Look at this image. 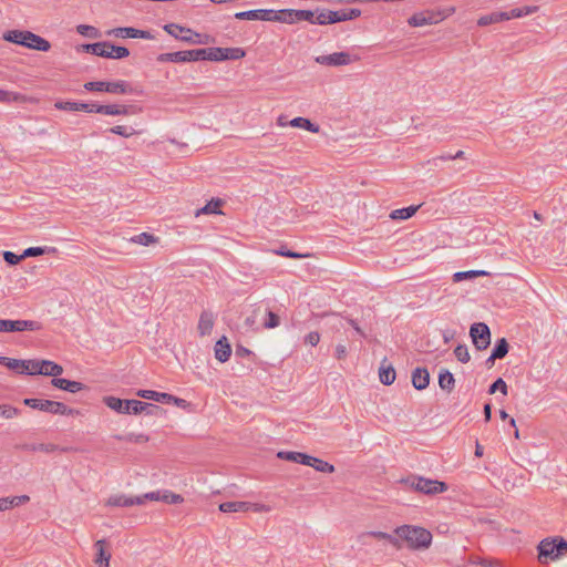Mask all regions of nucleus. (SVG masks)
Here are the masks:
<instances>
[{"instance_id":"f257e3e1","label":"nucleus","mask_w":567,"mask_h":567,"mask_svg":"<svg viewBox=\"0 0 567 567\" xmlns=\"http://www.w3.org/2000/svg\"><path fill=\"white\" fill-rule=\"evenodd\" d=\"M380 538L386 539L396 548H408L412 550L429 548L432 543L433 534H373Z\"/></svg>"},{"instance_id":"f03ea898","label":"nucleus","mask_w":567,"mask_h":567,"mask_svg":"<svg viewBox=\"0 0 567 567\" xmlns=\"http://www.w3.org/2000/svg\"><path fill=\"white\" fill-rule=\"evenodd\" d=\"M538 560L540 564L556 561L567 555V540L563 537H546L538 544Z\"/></svg>"},{"instance_id":"7ed1b4c3","label":"nucleus","mask_w":567,"mask_h":567,"mask_svg":"<svg viewBox=\"0 0 567 567\" xmlns=\"http://www.w3.org/2000/svg\"><path fill=\"white\" fill-rule=\"evenodd\" d=\"M23 404L42 412L55 414V415H79L80 411L69 408L62 402L52 401V400H43V399H34L27 398L23 400Z\"/></svg>"},{"instance_id":"20e7f679","label":"nucleus","mask_w":567,"mask_h":567,"mask_svg":"<svg viewBox=\"0 0 567 567\" xmlns=\"http://www.w3.org/2000/svg\"><path fill=\"white\" fill-rule=\"evenodd\" d=\"M84 89L90 92H106L111 94H126L131 93L132 89L128 83L123 80L115 82L106 81H92L84 83Z\"/></svg>"},{"instance_id":"39448f33","label":"nucleus","mask_w":567,"mask_h":567,"mask_svg":"<svg viewBox=\"0 0 567 567\" xmlns=\"http://www.w3.org/2000/svg\"><path fill=\"white\" fill-rule=\"evenodd\" d=\"M406 482L410 483L411 487L415 491L427 495H434L447 491V485L444 482L436 480L413 476L408 478Z\"/></svg>"},{"instance_id":"423d86ee","label":"nucleus","mask_w":567,"mask_h":567,"mask_svg":"<svg viewBox=\"0 0 567 567\" xmlns=\"http://www.w3.org/2000/svg\"><path fill=\"white\" fill-rule=\"evenodd\" d=\"M169 35L174 37L175 39H178L181 41H184L186 43L192 44H204L207 43L206 40L200 39V34L188 29L185 27H182L177 23H168L165 24L163 28Z\"/></svg>"},{"instance_id":"0eeeda50","label":"nucleus","mask_w":567,"mask_h":567,"mask_svg":"<svg viewBox=\"0 0 567 567\" xmlns=\"http://www.w3.org/2000/svg\"><path fill=\"white\" fill-rule=\"evenodd\" d=\"M470 336L478 351L487 349L491 343V330L484 322L473 323L470 328Z\"/></svg>"},{"instance_id":"6e6552de","label":"nucleus","mask_w":567,"mask_h":567,"mask_svg":"<svg viewBox=\"0 0 567 567\" xmlns=\"http://www.w3.org/2000/svg\"><path fill=\"white\" fill-rule=\"evenodd\" d=\"M200 54H202L200 49L185 50V51H177V52H169V53H161L157 56V61L161 63H165V62L179 63V62L202 61Z\"/></svg>"},{"instance_id":"1a4fd4ad","label":"nucleus","mask_w":567,"mask_h":567,"mask_svg":"<svg viewBox=\"0 0 567 567\" xmlns=\"http://www.w3.org/2000/svg\"><path fill=\"white\" fill-rule=\"evenodd\" d=\"M41 323L34 320H9L0 319V332L37 331Z\"/></svg>"},{"instance_id":"9d476101","label":"nucleus","mask_w":567,"mask_h":567,"mask_svg":"<svg viewBox=\"0 0 567 567\" xmlns=\"http://www.w3.org/2000/svg\"><path fill=\"white\" fill-rule=\"evenodd\" d=\"M359 59L358 55H351L348 52H333L331 54L318 55L315 61L321 65L341 66L348 65Z\"/></svg>"},{"instance_id":"9b49d317","label":"nucleus","mask_w":567,"mask_h":567,"mask_svg":"<svg viewBox=\"0 0 567 567\" xmlns=\"http://www.w3.org/2000/svg\"><path fill=\"white\" fill-rule=\"evenodd\" d=\"M107 35H112L115 38H132V39H146L152 40L154 35L147 30H140L133 27H120L111 29L106 32Z\"/></svg>"},{"instance_id":"f8f14e48","label":"nucleus","mask_w":567,"mask_h":567,"mask_svg":"<svg viewBox=\"0 0 567 567\" xmlns=\"http://www.w3.org/2000/svg\"><path fill=\"white\" fill-rule=\"evenodd\" d=\"M443 19L444 16H442L441 12L423 11L414 13L412 17H410L408 23L411 27L419 28L439 23Z\"/></svg>"},{"instance_id":"ddd939ff","label":"nucleus","mask_w":567,"mask_h":567,"mask_svg":"<svg viewBox=\"0 0 567 567\" xmlns=\"http://www.w3.org/2000/svg\"><path fill=\"white\" fill-rule=\"evenodd\" d=\"M55 109L61 111H70V112H86V113H95L94 109L96 107L95 103H84V102H72V101H56L54 103Z\"/></svg>"},{"instance_id":"4468645a","label":"nucleus","mask_w":567,"mask_h":567,"mask_svg":"<svg viewBox=\"0 0 567 567\" xmlns=\"http://www.w3.org/2000/svg\"><path fill=\"white\" fill-rule=\"evenodd\" d=\"M22 47L37 51L47 52L50 50L51 44L44 38L31 31H25V40L23 41Z\"/></svg>"},{"instance_id":"2eb2a0df","label":"nucleus","mask_w":567,"mask_h":567,"mask_svg":"<svg viewBox=\"0 0 567 567\" xmlns=\"http://www.w3.org/2000/svg\"><path fill=\"white\" fill-rule=\"evenodd\" d=\"M104 42L105 47L101 48L99 56L106 59H124L130 55V51L127 48L118 47L106 41Z\"/></svg>"},{"instance_id":"dca6fc26","label":"nucleus","mask_w":567,"mask_h":567,"mask_svg":"<svg viewBox=\"0 0 567 567\" xmlns=\"http://www.w3.org/2000/svg\"><path fill=\"white\" fill-rule=\"evenodd\" d=\"M95 548V558L94 563L97 565V567H109L110 559H111V553L109 545L105 543V540L101 539L97 540L94 545Z\"/></svg>"},{"instance_id":"f3484780","label":"nucleus","mask_w":567,"mask_h":567,"mask_svg":"<svg viewBox=\"0 0 567 567\" xmlns=\"http://www.w3.org/2000/svg\"><path fill=\"white\" fill-rule=\"evenodd\" d=\"M271 14H272L271 9H254V10L237 12V13H235V18L238 20L270 21Z\"/></svg>"},{"instance_id":"a211bd4d","label":"nucleus","mask_w":567,"mask_h":567,"mask_svg":"<svg viewBox=\"0 0 567 567\" xmlns=\"http://www.w3.org/2000/svg\"><path fill=\"white\" fill-rule=\"evenodd\" d=\"M143 498H136V496H126L124 494H115L107 498V506H123L130 507L133 505H142Z\"/></svg>"},{"instance_id":"6ab92c4d","label":"nucleus","mask_w":567,"mask_h":567,"mask_svg":"<svg viewBox=\"0 0 567 567\" xmlns=\"http://www.w3.org/2000/svg\"><path fill=\"white\" fill-rule=\"evenodd\" d=\"M51 384L60 390L76 393L85 389V384L79 381H70L62 378H54L51 380Z\"/></svg>"},{"instance_id":"aec40b11","label":"nucleus","mask_w":567,"mask_h":567,"mask_svg":"<svg viewBox=\"0 0 567 567\" xmlns=\"http://www.w3.org/2000/svg\"><path fill=\"white\" fill-rule=\"evenodd\" d=\"M430 383V373L425 368H415L412 372V384L413 386L421 391L429 386Z\"/></svg>"},{"instance_id":"412c9836","label":"nucleus","mask_w":567,"mask_h":567,"mask_svg":"<svg viewBox=\"0 0 567 567\" xmlns=\"http://www.w3.org/2000/svg\"><path fill=\"white\" fill-rule=\"evenodd\" d=\"M215 324V316L212 311L204 310L198 320V332L200 336L210 334Z\"/></svg>"},{"instance_id":"4be33fe9","label":"nucleus","mask_w":567,"mask_h":567,"mask_svg":"<svg viewBox=\"0 0 567 567\" xmlns=\"http://www.w3.org/2000/svg\"><path fill=\"white\" fill-rule=\"evenodd\" d=\"M386 358L383 359L379 368V379L384 385H391L395 381L396 372L392 364H385Z\"/></svg>"},{"instance_id":"5701e85b","label":"nucleus","mask_w":567,"mask_h":567,"mask_svg":"<svg viewBox=\"0 0 567 567\" xmlns=\"http://www.w3.org/2000/svg\"><path fill=\"white\" fill-rule=\"evenodd\" d=\"M158 409L157 405L152 403H146L138 400H126L125 412L140 414L142 412L151 413V410Z\"/></svg>"},{"instance_id":"b1692460","label":"nucleus","mask_w":567,"mask_h":567,"mask_svg":"<svg viewBox=\"0 0 567 567\" xmlns=\"http://www.w3.org/2000/svg\"><path fill=\"white\" fill-rule=\"evenodd\" d=\"M136 394L140 398L153 400L155 402H161V403H166V404L172 403V400H173L172 394L164 393V392H157V391H153V390H138Z\"/></svg>"},{"instance_id":"393cba45","label":"nucleus","mask_w":567,"mask_h":567,"mask_svg":"<svg viewBox=\"0 0 567 567\" xmlns=\"http://www.w3.org/2000/svg\"><path fill=\"white\" fill-rule=\"evenodd\" d=\"M230 354V344L226 337H221L215 344V357L219 362L224 363L229 359Z\"/></svg>"},{"instance_id":"a878e982","label":"nucleus","mask_w":567,"mask_h":567,"mask_svg":"<svg viewBox=\"0 0 567 567\" xmlns=\"http://www.w3.org/2000/svg\"><path fill=\"white\" fill-rule=\"evenodd\" d=\"M255 505L248 502H225L219 505V511L223 513H237V512H248Z\"/></svg>"},{"instance_id":"bb28decb","label":"nucleus","mask_w":567,"mask_h":567,"mask_svg":"<svg viewBox=\"0 0 567 567\" xmlns=\"http://www.w3.org/2000/svg\"><path fill=\"white\" fill-rule=\"evenodd\" d=\"M361 16V10L357 8L348 9V10H340V11H331L330 20L333 21V23L348 21L357 19Z\"/></svg>"},{"instance_id":"cd10ccee","label":"nucleus","mask_w":567,"mask_h":567,"mask_svg":"<svg viewBox=\"0 0 567 567\" xmlns=\"http://www.w3.org/2000/svg\"><path fill=\"white\" fill-rule=\"evenodd\" d=\"M277 456L280 460L290 461L293 463L306 465L309 463V455L301 452H293V451H280L277 453Z\"/></svg>"},{"instance_id":"c85d7f7f","label":"nucleus","mask_w":567,"mask_h":567,"mask_svg":"<svg viewBox=\"0 0 567 567\" xmlns=\"http://www.w3.org/2000/svg\"><path fill=\"white\" fill-rule=\"evenodd\" d=\"M295 9H282V10H272V14L270 16V21L281 22L293 24L296 23V18L293 16Z\"/></svg>"},{"instance_id":"c756f323","label":"nucleus","mask_w":567,"mask_h":567,"mask_svg":"<svg viewBox=\"0 0 567 567\" xmlns=\"http://www.w3.org/2000/svg\"><path fill=\"white\" fill-rule=\"evenodd\" d=\"M40 368H42V370H41L42 375L53 377V379L58 378L59 375H61L63 373L62 365H60L53 361H50V360H41Z\"/></svg>"},{"instance_id":"7c9ffc66","label":"nucleus","mask_w":567,"mask_h":567,"mask_svg":"<svg viewBox=\"0 0 567 567\" xmlns=\"http://www.w3.org/2000/svg\"><path fill=\"white\" fill-rule=\"evenodd\" d=\"M439 385L443 391L451 393L455 386V379L449 370H441L439 373Z\"/></svg>"},{"instance_id":"2f4dec72","label":"nucleus","mask_w":567,"mask_h":567,"mask_svg":"<svg viewBox=\"0 0 567 567\" xmlns=\"http://www.w3.org/2000/svg\"><path fill=\"white\" fill-rule=\"evenodd\" d=\"M202 61H225L226 55L223 54L221 48L212 47L200 49Z\"/></svg>"},{"instance_id":"473e14b6","label":"nucleus","mask_w":567,"mask_h":567,"mask_svg":"<svg viewBox=\"0 0 567 567\" xmlns=\"http://www.w3.org/2000/svg\"><path fill=\"white\" fill-rule=\"evenodd\" d=\"M306 465L311 466L316 471L321 473H333L336 471L332 464L311 455H309V463H307Z\"/></svg>"},{"instance_id":"72a5a7b5","label":"nucleus","mask_w":567,"mask_h":567,"mask_svg":"<svg viewBox=\"0 0 567 567\" xmlns=\"http://www.w3.org/2000/svg\"><path fill=\"white\" fill-rule=\"evenodd\" d=\"M289 124L293 127H300L311 133H318L320 131L319 125L312 123L310 120L306 117H295L289 122Z\"/></svg>"},{"instance_id":"f704fd0d","label":"nucleus","mask_w":567,"mask_h":567,"mask_svg":"<svg viewBox=\"0 0 567 567\" xmlns=\"http://www.w3.org/2000/svg\"><path fill=\"white\" fill-rule=\"evenodd\" d=\"M419 208H420V205H417V206L412 205L409 207L394 209L390 214V217L392 219L406 220V219L411 218L417 212Z\"/></svg>"},{"instance_id":"c9c22d12","label":"nucleus","mask_w":567,"mask_h":567,"mask_svg":"<svg viewBox=\"0 0 567 567\" xmlns=\"http://www.w3.org/2000/svg\"><path fill=\"white\" fill-rule=\"evenodd\" d=\"M0 364L7 367L9 370H12L19 374H23L21 370L28 367L24 365V360L12 359L3 355H0Z\"/></svg>"},{"instance_id":"e433bc0d","label":"nucleus","mask_w":567,"mask_h":567,"mask_svg":"<svg viewBox=\"0 0 567 567\" xmlns=\"http://www.w3.org/2000/svg\"><path fill=\"white\" fill-rule=\"evenodd\" d=\"M113 437L117 441H125L136 444H143L150 440L148 436L143 433L115 434Z\"/></svg>"},{"instance_id":"4c0bfd02","label":"nucleus","mask_w":567,"mask_h":567,"mask_svg":"<svg viewBox=\"0 0 567 567\" xmlns=\"http://www.w3.org/2000/svg\"><path fill=\"white\" fill-rule=\"evenodd\" d=\"M103 402L105 403V405L107 408H110L111 410H113L117 413H123V414L127 413V412H125L126 400H122V399L115 398V396H104Z\"/></svg>"},{"instance_id":"58836bf2","label":"nucleus","mask_w":567,"mask_h":567,"mask_svg":"<svg viewBox=\"0 0 567 567\" xmlns=\"http://www.w3.org/2000/svg\"><path fill=\"white\" fill-rule=\"evenodd\" d=\"M488 272L485 270H467V271H457L453 275V281L460 282L466 279H474L476 277L487 276Z\"/></svg>"},{"instance_id":"ea45409f","label":"nucleus","mask_w":567,"mask_h":567,"mask_svg":"<svg viewBox=\"0 0 567 567\" xmlns=\"http://www.w3.org/2000/svg\"><path fill=\"white\" fill-rule=\"evenodd\" d=\"M25 31L27 30H9L3 33V40L22 45L23 41L25 40Z\"/></svg>"},{"instance_id":"a19ab883","label":"nucleus","mask_w":567,"mask_h":567,"mask_svg":"<svg viewBox=\"0 0 567 567\" xmlns=\"http://www.w3.org/2000/svg\"><path fill=\"white\" fill-rule=\"evenodd\" d=\"M508 350L509 344L507 340L505 338L498 339L492 350L493 359H503L508 353Z\"/></svg>"},{"instance_id":"79ce46f5","label":"nucleus","mask_w":567,"mask_h":567,"mask_svg":"<svg viewBox=\"0 0 567 567\" xmlns=\"http://www.w3.org/2000/svg\"><path fill=\"white\" fill-rule=\"evenodd\" d=\"M221 204L223 202L219 198L212 199L204 207L196 212V216H199L200 214H220L219 208Z\"/></svg>"},{"instance_id":"37998d69","label":"nucleus","mask_w":567,"mask_h":567,"mask_svg":"<svg viewBox=\"0 0 567 567\" xmlns=\"http://www.w3.org/2000/svg\"><path fill=\"white\" fill-rule=\"evenodd\" d=\"M537 11H538V7L537 6H525V7H522V8H514V9H512L509 11V16L513 19H516V18H523V17L533 14V13H535Z\"/></svg>"},{"instance_id":"c03bdc74","label":"nucleus","mask_w":567,"mask_h":567,"mask_svg":"<svg viewBox=\"0 0 567 567\" xmlns=\"http://www.w3.org/2000/svg\"><path fill=\"white\" fill-rule=\"evenodd\" d=\"M30 497L28 495H20V496H13V497H2L1 501H6L7 505L2 506V511L12 508L14 506H19L21 504H24L29 502Z\"/></svg>"},{"instance_id":"a18cd8bd","label":"nucleus","mask_w":567,"mask_h":567,"mask_svg":"<svg viewBox=\"0 0 567 567\" xmlns=\"http://www.w3.org/2000/svg\"><path fill=\"white\" fill-rule=\"evenodd\" d=\"M24 365H28L27 368H23L21 372L23 374L34 375V374H41L42 368L41 360H24Z\"/></svg>"},{"instance_id":"49530a36","label":"nucleus","mask_w":567,"mask_h":567,"mask_svg":"<svg viewBox=\"0 0 567 567\" xmlns=\"http://www.w3.org/2000/svg\"><path fill=\"white\" fill-rule=\"evenodd\" d=\"M53 251H55L54 247H48V246H44V247H30V248H27L23 251V258L41 256V255L53 252Z\"/></svg>"},{"instance_id":"de8ad7c7","label":"nucleus","mask_w":567,"mask_h":567,"mask_svg":"<svg viewBox=\"0 0 567 567\" xmlns=\"http://www.w3.org/2000/svg\"><path fill=\"white\" fill-rule=\"evenodd\" d=\"M110 132L113 133V134L123 136V137H130V136H133L135 134H141L142 133V131H137V130H134L133 127H127V126H124V125L113 126L112 128H110Z\"/></svg>"},{"instance_id":"09e8293b","label":"nucleus","mask_w":567,"mask_h":567,"mask_svg":"<svg viewBox=\"0 0 567 567\" xmlns=\"http://www.w3.org/2000/svg\"><path fill=\"white\" fill-rule=\"evenodd\" d=\"M225 60H239L245 56L246 52L241 48H221Z\"/></svg>"},{"instance_id":"8fccbe9b","label":"nucleus","mask_w":567,"mask_h":567,"mask_svg":"<svg viewBox=\"0 0 567 567\" xmlns=\"http://www.w3.org/2000/svg\"><path fill=\"white\" fill-rule=\"evenodd\" d=\"M76 31L79 34L87 37V38H92V39H96L100 37L99 30L93 25L79 24L76 27Z\"/></svg>"},{"instance_id":"3c124183","label":"nucleus","mask_w":567,"mask_h":567,"mask_svg":"<svg viewBox=\"0 0 567 567\" xmlns=\"http://www.w3.org/2000/svg\"><path fill=\"white\" fill-rule=\"evenodd\" d=\"M118 105L120 104H107V105H99L94 109L95 113L104 114V115H118Z\"/></svg>"},{"instance_id":"603ef678","label":"nucleus","mask_w":567,"mask_h":567,"mask_svg":"<svg viewBox=\"0 0 567 567\" xmlns=\"http://www.w3.org/2000/svg\"><path fill=\"white\" fill-rule=\"evenodd\" d=\"M243 329L245 332H256L258 331L257 327V313L256 311L252 315L248 316L243 323Z\"/></svg>"},{"instance_id":"864d4df0","label":"nucleus","mask_w":567,"mask_h":567,"mask_svg":"<svg viewBox=\"0 0 567 567\" xmlns=\"http://www.w3.org/2000/svg\"><path fill=\"white\" fill-rule=\"evenodd\" d=\"M131 240L133 243H135V244H140V245H143V246H148V245L155 243L157 239L153 235H151L148 233H141V234L132 237Z\"/></svg>"},{"instance_id":"5fc2aeb1","label":"nucleus","mask_w":567,"mask_h":567,"mask_svg":"<svg viewBox=\"0 0 567 567\" xmlns=\"http://www.w3.org/2000/svg\"><path fill=\"white\" fill-rule=\"evenodd\" d=\"M454 354L456 359L462 363H467L471 359L468 349L465 344L456 346V348L454 349Z\"/></svg>"},{"instance_id":"6e6d98bb","label":"nucleus","mask_w":567,"mask_h":567,"mask_svg":"<svg viewBox=\"0 0 567 567\" xmlns=\"http://www.w3.org/2000/svg\"><path fill=\"white\" fill-rule=\"evenodd\" d=\"M296 18V22L298 21H308L310 23H315V12L311 10H296L293 13Z\"/></svg>"},{"instance_id":"4d7b16f0","label":"nucleus","mask_w":567,"mask_h":567,"mask_svg":"<svg viewBox=\"0 0 567 567\" xmlns=\"http://www.w3.org/2000/svg\"><path fill=\"white\" fill-rule=\"evenodd\" d=\"M25 449L29 450V451H32V452H44V453H52L54 452L58 447L56 445L54 444H44V443H39V444H30V445H25Z\"/></svg>"},{"instance_id":"13d9d810","label":"nucleus","mask_w":567,"mask_h":567,"mask_svg":"<svg viewBox=\"0 0 567 567\" xmlns=\"http://www.w3.org/2000/svg\"><path fill=\"white\" fill-rule=\"evenodd\" d=\"M20 414V410L9 404H0V415L4 419H13Z\"/></svg>"},{"instance_id":"bf43d9fd","label":"nucleus","mask_w":567,"mask_h":567,"mask_svg":"<svg viewBox=\"0 0 567 567\" xmlns=\"http://www.w3.org/2000/svg\"><path fill=\"white\" fill-rule=\"evenodd\" d=\"M496 391L502 392L504 395L507 394V384L502 378L495 380L488 388L489 394H494Z\"/></svg>"},{"instance_id":"052dcab7","label":"nucleus","mask_w":567,"mask_h":567,"mask_svg":"<svg viewBox=\"0 0 567 567\" xmlns=\"http://www.w3.org/2000/svg\"><path fill=\"white\" fill-rule=\"evenodd\" d=\"M162 501L166 504H178L183 502V497L169 491H163Z\"/></svg>"},{"instance_id":"680f3d73","label":"nucleus","mask_w":567,"mask_h":567,"mask_svg":"<svg viewBox=\"0 0 567 567\" xmlns=\"http://www.w3.org/2000/svg\"><path fill=\"white\" fill-rule=\"evenodd\" d=\"M279 323H280L279 317L270 310L267 311V320L264 322V328L274 329V328L278 327Z\"/></svg>"},{"instance_id":"e2e57ef3","label":"nucleus","mask_w":567,"mask_h":567,"mask_svg":"<svg viewBox=\"0 0 567 567\" xmlns=\"http://www.w3.org/2000/svg\"><path fill=\"white\" fill-rule=\"evenodd\" d=\"M330 17H331V11L323 10L317 17H315V23L320 24V25L332 24L333 21L330 20Z\"/></svg>"},{"instance_id":"0e129e2a","label":"nucleus","mask_w":567,"mask_h":567,"mask_svg":"<svg viewBox=\"0 0 567 567\" xmlns=\"http://www.w3.org/2000/svg\"><path fill=\"white\" fill-rule=\"evenodd\" d=\"M3 259L7 264L13 266V265L19 264L23 259V254L16 255L12 251H3Z\"/></svg>"},{"instance_id":"69168bd1","label":"nucleus","mask_w":567,"mask_h":567,"mask_svg":"<svg viewBox=\"0 0 567 567\" xmlns=\"http://www.w3.org/2000/svg\"><path fill=\"white\" fill-rule=\"evenodd\" d=\"M493 23H498L497 18H496V12H492L489 14L482 16L477 20V25H480V27H486V25H489Z\"/></svg>"},{"instance_id":"338daca9","label":"nucleus","mask_w":567,"mask_h":567,"mask_svg":"<svg viewBox=\"0 0 567 567\" xmlns=\"http://www.w3.org/2000/svg\"><path fill=\"white\" fill-rule=\"evenodd\" d=\"M104 47H105V42H96V43L84 44L83 49L85 52L99 56L101 48H104Z\"/></svg>"},{"instance_id":"774afa93","label":"nucleus","mask_w":567,"mask_h":567,"mask_svg":"<svg viewBox=\"0 0 567 567\" xmlns=\"http://www.w3.org/2000/svg\"><path fill=\"white\" fill-rule=\"evenodd\" d=\"M276 254L279 256L289 257L293 259H301L308 257L307 254L296 252L286 248H280L279 250L276 251Z\"/></svg>"}]
</instances>
